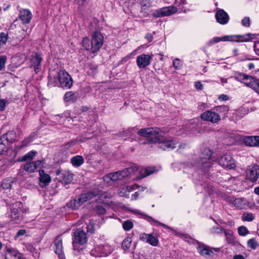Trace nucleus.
Masks as SVG:
<instances>
[{"label": "nucleus", "instance_id": "nucleus-43", "mask_svg": "<svg viewBox=\"0 0 259 259\" xmlns=\"http://www.w3.org/2000/svg\"><path fill=\"white\" fill-rule=\"evenodd\" d=\"M250 88L259 94V80L256 78H254L253 82L250 87Z\"/></svg>", "mask_w": 259, "mask_h": 259}, {"label": "nucleus", "instance_id": "nucleus-45", "mask_svg": "<svg viewBox=\"0 0 259 259\" xmlns=\"http://www.w3.org/2000/svg\"><path fill=\"white\" fill-rule=\"evenodd\" d=\"M9 36L4 32L0 33V46H4L8 40Z\"/></svg>", "mask_w": 259, "mask_h": 259}, {"label": "nucleus", "instance_id": "nucleus-32", "mask_svg": "<svg viewBox=\"0 0 259 259\" xmlns=\"http://www.w3.org/2000/svg\"><path fill=\"white\" fill-rule=\"evenodd\" d=\"M137 170H138V167L137 165H134L131 167L126 168L123 170L119 171L120 173V175L122 176V179H123L124 178L131 175L132 173Z\"/></svg>", "mask_w": 259, "mask_h": 259}, {"label": "nucleus", "instance_id": "nucleus-60", "mask_svg": "<svg viewBox=\"0 0 259 259\" xmlns=\"http://www.w3.org/2000/svg\"><path fill=\"white\" fill-rule=\"evenodd\" d=\"M26 233V231L25 229H21L19 230L16 235H15L14 239L15 240H17L20 236L24 235Z\"/></svg>", "mask_w": 259, "mask_h": 259}, {"label": "nucleus", "instance_id": "nucleus-30", "mask_svg": "<svg viewBox=\"0 0 259 259\" xmlns=\"http://www.w3.org/2000/svg\"><path fill=\"white\" fill-rule=\"evenodd\" d=\"M103 256H107L111 253L114 250V247L107 243L99 245Z\"/></svg>", "mask_w": 259, "mask_h": 259}, {"label": "nucleus", "instance_id": "nucleus-27", "mask_svg": "<svg viewBox=\"0 0 259 259\" xmlns=\"http://www.w3.org/2000/svg\"><path fill=\"white\" fill-rule=\"evenodd\" d=\"M220 41H230V35L221 37H214L207 42V45L208 46H211Z\"/></svg>", "mask_w": 259, "mask_h": 259}, {"label": "nucleus", "instance_id": "nucleus-37", "mask_svg": "<svg viewBox=\"0 0 259 259\" xmlns=\"http://www.w3.org/2000/svg\"><path fill=\"white\" fill-rule=\"evenodd\" d=\"M147 219H148V221L149 222H150L153 225H160V226H161L163 227L164 228H165L166 229H169V230H171V231L173 230L172 229V228H171L170 227H169L167 225H165V224H164L163 223H160V222H159L154 220L152 217H148Z\"/></svg>", "mask_w": 259, "mask_h": 259}, {"label": "nucleus", "instance_id": "nucleus-34", "mask_svg": "<svg viewBox=\"0 0 259 259\" xmlns=\"http://www.w3.org/2000/svg\"><path fill=\"white\" fill-rule=\"evenodd\" d=\"M72 164L75 167H79L84 162V159L80 155L73 157L71 159Z\"/></svg>", "mask_w": 259, "mask_h": 259}, {"label": "nucleus", "instance_id": "nucleus-50", "mask_svg": "<svg viewBox=\"0 0 259 259\" xmlns=\"http://www.w3.org/2000/svg\"><path fill=\"white\" fill-rule=\"evenodd\" d=\"M155 170V168L154 167H148L145 169L144 171L145 173L143 174L142 172V175H143V177H145L146 176H148L152 173H153Z\"/></svg>", "mask_w": 259, "mask_h": 259}, {"label": "nucleus", "instance_id": "nucleus-53", "mask_svg": "<svg viewBox=\"0 0 259 259\" xmlns=\"http://www.w3.org/2000/svg\"><path fill=\"white\" fill-rule=\"evenodd\" d=\"M84 140H85V139H82L81 138H79V139L77 138L76 139L71 140V141L68 142L66 144V146H72V145H78V144H80V142H81L82 141H84Z\"/></svg>", "mask_w": 259, "mask_h": 259}, {"label": "nucleus", "instance_id": "nucleus-51", "mask_svg": "<svg viewBox=\"0 0 259 259\" xmlns=\"http://www.w3.org/2000/svg\"><path fill=\"white\" fill-rule=\"evenodd\" d=\"M238 233L241 236H245L248 233L247 229L244 226H241L238 228Z\"/></svg>", "mask_w": 259, "mask_h": 259}, {"label": "nucleus", "instance_id": "nucleus-12", "mask_svg": "<svg viewBox=\"0 0 259 259\" xmlns=\"http://www.w3.org/2000/svg\"><path fill=\"white\" fill-rule=\"evenodd\" d=\"M153 57V54H142L137 57V65L139 68H144L149 65Z\"/></svg>", "mask_w": 259, "mask_h": 259}, {"label": "nucleus", "instance_id": "nucleus-44", "mask_svg": "<svg viewBox=\"0 0 259 259\" xmlns=\"http://www.w3.org/2000/svg\"><path fill=\"white\" fill-rule=\"evenodd\" d=\"M247 246L251 249H255L258 247V244L255 239L252 238L247 241Z\"/></svg>", "mask_w": 259, "mask_h": 259}, {"label": "nucleus", "instance_id": "nucleus-9", "mask_svg": "<svg viewBox=\"0 0 259 259\" xmlns=\"http://www.w3.org/2000/svg\"><path fill=\"white\" fill-rule=\"evenodd\" d=\"M56 174L58 176L59 181L64 185L71 183L73 179L74 175L73 173L69 170L61 171L58 170L57 171Z\"/></svg>", "mask_w": 259, "mask_h": 259}, {"label": "nucleus", "instance_id": "nucleus-64", "mask_svg": "<svg viewBox=\"0 0 259 259\" xmlns=\"http://www.w3.org/2000/svg\"><path fill=\"white\" fill-rule=\"evenodd\" d=\"M253 49L256 55L259 56V41H256L254 42Z\"/></svg>", "mask_w": 259, "mask_h": 259}, {"label": "nucleus", "instance_id": "nucleus-1", "mask_svg": "<svg viewBox=\"0 0 259 259\" xmlns=\"http://www.w3.org/2000/svg\"><path fill=\"white\" fill-rule=\"evenodd\" d=\"M138 134L146 140L141 144H164L166 146H172L178 143L177 140L172 137L162 135L161 130L157 127L143 128L138 131Z\"/></svg>", "mask_w": 259, "mask_h": 259}, {"label": "nucleus", "instance_id": "nucleus-3", "mask_svg": "<svg viewBox=\"0 0 259 259\" xmlns=\"http://www.w3.org/2000/svg\"><path fill=\"white\" fill-rule=\"evenodd\" d=\"M186 0H176L175 3L176 6L165 7L159 9L155 11L152 15L156 18L171 15L177 12V7H180L186 4Z\"/></svg>", "mask_w": 259, "mask_h": 259}, {"label": "nucleus", "instance_id": "nucleus-28", "mask_svg": "<svg viewBox=\"0 0 259 259\" xmlns=\"http://www.w3.org/2000/svg\"><path fill=\"white\" fill-rule=\"evenodd\" d=\"M212 231L213 233H224L225 234V236L226 237V239L229 243H232V242H234V241L233 236H232L231 233L227 232L226 230L222 229V228H218V227L216 228H213Z\"/></svg>", "mask_w": 259, "mask_h": 259}, {"label": "nucleus", "instance_id": "nucleus-61", "mask_svg": "<svg viewBox=\"0 0 259 259\" xmlns=\"http://www.w3.org/2000/svg\"><path fill=\"white\" fill-rule=\"evenodd\" d=\"M7 100L0 99V111H4L6 108Z\"/></svg>", "mask_w": 259, "mask_h": 259}, {"label": "nucleus", "instance_id": "nucleus-49", "mask_svg": "<svg viewBox=\"0 0 259 259\" xmlns=\"http://www.w3.org/2000/svg\"><path fill=\"white\" fill-rule=\"evenodd\" d=\"M7 60V57L6 56H0V71L3 70L5 68Z\"/></svg>", "mask_w": 259, "mask_h": 259}, {"label": "nucleus", "instance_id": "nucleus-54", "mask_svg": "<svg viewBox=\"0 0 259 259\" xmlns=\"http://www.w3.org/2000/svg\"><path fill=\"white\" fill-rule=\"evenodd\" d=\"M241 24L244 27H249L250 26V20L249 17H244L241 21Z\"/></svg>", "mask_w": 259, "mask_h": 259}, {"label": "nucleus", "instance_id": "nucleus-39", "mask_svg": "<svg viewBox=\"0 0 259 259\" xmlns=\"http://www.w3.org/2000/svg\"><path fill=\"white\" fill-rule=\"evenodd\" d=\"M234 204L236 207L239 208L240 209H241L243 208L244 206H245V201L244 198H238L234 200Z\"/></svg>", "mask_w": 259, "mask_h": 259}, {"label": "nucleus", "instance_id": "nucleus-22", "mask_svg": "<svg viewBox=\"0 0 259 259\" xmlns=\"http://www.w3.org/2000/svg\"><path fill=\"white\" fill-rule=\"evenodd\" d=\"M32 17L31 12L28 9H23L20 11L19 18L22 23L28 24Z\"/></svg>", "mask_w": 259, "mask_h": 259}, {"label": "nucleus", "instance_id": "nucleus-42", "mask_svg": "<svg viewBox=\"0 0 259 259\" xmlns=\"http://www.w3.org/2000/svg\"><path fill=\"white\" fill-rule=\"evenodd\" d=\"M172 65L175 69L180 70L183 67V62L178 58H176L172 62Z\"/></svg>", "mask_w": 259, "mask_h": 259}, {"label": "nucleus", "instance_id": "nucleus-56", "mask_svg": "<svg viewBox=\"0 0 259 259\" xmlns=\"http://www.w3.org/2000/svg\"><path fill=\"white\" fill-rule=\"evenodd\" d=\"M125 188V190H126L127 191V192L130 193V192H132L134 190L139 189L140 188V186L138 185L135 184L133 186H127Z\"/></svg>", "mask_w": 259, "mask_h": 259}, {"label": "nucleus", "instance_id": "nucleus-10", "mask_svg": "<svg viewBox=\"0 0 259 259\" xmlns=\"http://www.w3.org/2000/svg\"><path fill=\"white\" fill-rule=\"evenodd\" d=\"M200 117L204 121H210L211 123H218L221 120L220 115L215 111L207 110L202 113Z\"/></svg>", "mask_w": 259, "mask_h": 259}, {"label": "nucleus", "instance_id": "nucleus-14", "mask_svg": "<svg viewBox=\"0 0 259 259\" xmlns=\"http://www.w3.org/2000/svg\"><path fill=\"white\" fill-rule=\"evenodd\" d=\"M246 176L251 182H256L259 177V166L256 164L248 166L246 171Z\"/></svg>", "mask_w": 259, "mask_h": 259}, {"label": "nucleus", "instance_id": "nucleus-40", "mask_svg": "<svg viewBox=\"0 0 259 259\" xmlns=\"http://www.w3.org/2000/svg\"><path fill=\"white\" fill-rule=\"evenodd\" d=\"M36 154V152L34 151H30L26 155H24L20 158H19V161H24L27 160H31L34 157Z\"/></svg>", "mask_w": 259, "mask_h": 259}, {"label": "nucleus", "instance_id": "nucleus-35", "mask_svg": "<svg viewBox=\"0 0 259 259\" xmlns=\"http://www.w3.org/2000/svg\"><path fill=\"white\" fill-rule=\"evenodd\" d=\"M48 86L50 88L59 87V83L58 81V75L57 76H52L50 75L48 76Z\"/></svg>", "mask_w": 259, "mask_h": 259}, {"label": "nucleus", "instance_id": "nucleus-5", "mask_svg": "<svg viewBox=\"0 0 259 259\" xmlns=\"http://www.w3.org/2000/svg\"><path fill=\"white\" fill-rule=\"evenodd\" d=\"M59 87L64 89H70L73 85V80L70 75L65 70H60L58 72Z\"/></svg>", "mask_w": 259, "mask_h": 259}, {"label": "nucleus", "instance_id": "nucleus-4", "mask_svg": "<svg viewBox=\"0 0 259 259\" xmlns=\"http://www.w3.org/2000/svg\"><path fill=\"white\" fill-rule=\"evenodd\" d=\"M98 193L99 192L97 191H94L87 193L82 194L76 197L74 199L71 200L68 203V206L69 207L73 209H76L78 208L83 203L90 200L98 195Z\"/></svg>", "mask_w": 259, "mask_h": 259}, {"label": "nucleus", "instance_id": "nucleus-16", "mask_svg": "<svg viewBox=\"0 0 259 259\" xmlns=\"http://www.w3.org/2000/svg\"><path fill=\"white\" fill-rule=\"evenodd\" d=\"M54 250L59 259H65V256L63 252V247L62 243V239L60 236L55 238L54 240Z\"/></svg>", "mask_w": 259, "mask_h": 259}, {"label": "nucleus", "instance_id": "nucleus-26", "mask_svg": "<svg viewBox=\"0 0 259 259\" xmlns=\"http://www.w3.org/2000/svg\"><path fill=\"white\" fill-rule=\"evenodd\" d=\"M220 41H230V35L221 37H214L207 42V45L208 46H211Z\"/></svg>", "mask_w": 259, "mask_h": 259}, {"label": "nucleus", "instance_id": "nucleus-8", "mask_svg": "<svg viewBox=\"0 0 259 259\" xmlns=\"http://www.w3.org/2000/svg\"><path fill=\"white\" fill-rule=\"evenodd\" d=\"M255 33H248L243 35H230V41L236 42H249L256 38Z\"/></svg>", "mask_w": 259, "mask_h": 259}, {"label": "nucleus", "instance_id": "nucleus-31", "mask_svg": "<svg viewBox=\"0 0 259 259\" xmlns=\"http://www.w3.org/2000/svg\"><path fill=\"white\" fill-rule=\"evenodd\" d=\"M20 205L19 203H16L13 205V207L11 210L10 216L12 221L18 220L20 218V213L18 209L16 208Z\"/></svg>", "mask_w": 259, "mask_h": 259}, {"label": "nucleus", "instance_id": "nucleus-13", "mask_svg": "<svg viewBox=\"0 0 259 259\" xmlns=\"http://www.w3.org/2000/svg\"><path fill=\"white\" fill-rule=\"evenodd\" d=\"M204 152L206 155L205 157H202L199 162V167L203 169V170H206L211 166V162L210 161V158L212 155L211 150L208 148H205Z\"/></svg>", "mask_w": 259, "mask_h": 259}, {"label": "nucleus", "instance_id": "nucleus-62", "mask_svg": "<svg viewBox=\"0 0 259 259\" xmlns=\"http://www.w3.org/2000/svg\"><path fill=\"white\" fill-rule=\"evenodd\" d=\"M125 189V187L122 188L120 189L119 194L122 197H128L129 196V193L127 192V191Z\"/></svg>", "mask_w": 259, "mask_h": 259}, {"label": "nucleus", "instance_id": "nucleus-38", "mask_svg": "<svg viewBox=\"0 0 259 259\" xmlns=\"http://www.w3.org/2000/svg\"><path fill=\"white\" fill-rule=\"evenodd\" d=\"M132 243V239L130 238H126L124 239L122 243V247L125 252L128 250L131 247Z\"/></svg>", "mask_w": 259, "mask_h": 259}, {"label": "nucleus", "instance_id": "nucleus-24", "mask_svg": "<svg viewBox=\"0 0 259 259\" xmlns=\"http://www.w3.org/2000/svg\"><path fill=\"white\" fill-rule=\"evenodd\" d=\"M39 181L41 187H44L48 185L51 181L50 176L45 173L42 170H39Z\"/></svg>", "mask_w": 259, "mask_h": 259}, {"label": "nucleus", "instance_id": "nucleus-46", "mask_svg": "<svg viewBox=\"0 0 259 259\" xmlns=\"http://www.w3.org/2000/svg\"><path fill=\"white\" fill-rule=\"evenodd\" d=\"M13 181L10 179H5L2 183V187L4 189H8L11 187Z\"/></svg>", "mask_w": 259, "mask_h": 259}, {"label": "nucleus", "instance_id": "nucleus-17", "mask_svg": "<svg viewBox=\"0 0 259 259\" xmlns=\"http://www.w3.org/2000/svg\"><path fill=\"white\" fill-rule=\"evenodd\" d=\"M219 163L223 167L229 168V169L235 167V163L232 159L231 155L225 154L218 158Z\"/></svg>", "mask_w": 259, "mask_h": 259}, {"label": "nucleus", "instance_id": "nucleus-15", "mask_svg": "<svg viewBox=\"0 0 259 259\" xmlns=\"http://www.w3.org/2000/svg\"><path fill=\"white\" fill-rule=\"evenodd\" d=\"M234 77L235 80L243 83L249 88H250L251 84L255 78L245 73H240L239 72H236L235 73Z\"/></svg>", "mask_w": 259, "mask_h": 259}, {"label": "nucleus", "instance_id": "nucleus-63", "mask_svg": "<svg viewBox=\"0 0 259 259\" xmlns=\"http://www.w3.org/2000/svg\"><path fill=\"white\" fill-rule=\"evenodd\" d=\"M34 138V134H32V136H30L26 139L23 141V144L22 146H26L27 144H28L31 141H33Z\"/></svg>", "mask_w": 259, "mask_h": 259}, {"label": "nucleus", "instance_id": "nucleus-33", "mask_svg": "<svg viewBox=\"0 0 259 259\" xmlns=\"http://www.w3.org/2000/svg\"><path fill=\"white\" fill-rule=\"evenodd\" d=\"M105 178L106 180L109 179L113 182L122 180V176L120 175V173L119 171L113 173H110L106 175Z\"/></svg>", "mask_w": 259, "mask_h": 259}, {"label": "nucleus", "instance_id": "nucleus-57", "mask_svg": "<svg viewBox=\"0 0 259 259\" xmlns=\"http://www.w3.org/2000/svg\"><path fill=\"white\" fill-rule=\"evenodd\" d=\"M75 3L78 5V10L80 12L82 11L85 0H74Z\"/></svg>", "mask_w": 259, "mask_h": 259}, {"label": "nucleus", "instance_id": "nucleus-2", "mask_svg": "<svg viewBox=\"0 0 259 259\" xmlns=\"http://www.w3.org/2000/svg\"><path fill=\"white\" fill-rule=\"evenodd\" d=\"M88 240L87 234L85 232L80 229H77L74 232V238L73 240V246L74 251V254L77 255L80 253L83 248L80 247V245L86 243Z\"/></svg>", "mask_w": 259, "mask_h": 259}, {"label": "nucleus", "instance_id": "nucleus-47", "mask_svg": "<svg viewBox=\"0 0 259 259\" xmlns=\"http://www.w3.org/2000/svg\"><path fill=\"white\" fill-rule=\"evenodd\" d=\"M122 227L125 231H129L133 228V224L131 221H126L123 223Z\"/></svg>", "mask_w": 259, "mask_h": 259}, {"label": "nucleus", "instance_id": "nucleus-18", "mask_svg": "<svg viewBox=\"0 0 259 259\" xmlns=\"http://www.w3.org/2000/svg\"><path fill=\"white\" fill-rule=\"evenodd\" d=\"M215 17L217 22L222 25L227 24L230 19L228 14L223 9L218 10Z\"/></svg>", "mask_w": 259, "mask_h": 259}, {"label": "nucleus", "instance_id": "nucleus-7", "mask_svg": "<svg viewBox=\"0 0 259 259\" xmlns=\"http://www.w3.org/2000/svg\"><path fill=\"white\" fill-rule=\"evenodd\" d=\"M104 37L98 31H95L92 34L91 50L93 53L99 51L103 44Z\"/></svg>", "mask_w": 259, "mask_h": 259}, {"label": "nucleus", "instance_id": "nucleus-6", "mask_svg": "<svg viewBox=\"0 0 259 259\" xmlns=\"http://www.w3.org/2000/svg\"><path fill=\"white\" fill-rule=\"evenodd\" d=\"M43 61L42 54L35 53L32 54L29 58V66L34 69L36 74L38 73L41 70V63Z\"/></svg>", "mask_w": 259, "mask_h": 259}, {"label": "nucleus", "instance_id": "nucleus-41", "mask_svg": "<svg viewBox=\"0 0 259 259\" xmlns=\"http://www.w3.org/2000/svg\"><path fill=\"white\" fill-rule=\"evenodd\" d=\"M90 253L91 255L95 257L103 256L99 245H98L97 247H95L93 249H92Z\"/></svg>", "mask_w": 259, "mask_h": 259}, {"label": "nucleus", "instance_id": "nucleus-21", "mask_svg": "<svg viewBox=\"0 0 259 259\" xmlns=\"http://www.w3.org/2000/svg\"><path fill=\"white\" fill-rule=\"evenodd\" d=\"M243 144L245 146H259V136H244Z\"/></svg>", "mask_w": 259, "mask_h": 259}, {"label": "nucleus", "instance_id": "nucleus-36", "mask_svg": "<svg viewBox=\"0 0 259 259\" xmlns=\"http://www.w3.org/2000/svg\"><path fill=\"white\" fill-rule=\"evenodd\" d=\"M141 7V13H144V16L146 14V10H147L150 6V4L148 0H142L140 3Z\"/></svg>", "mask_w": 259, "mask_h": 259}, {"label": "nucleus", "instance_id": "nucleus-55", "mask_svg": "<svg viewBox=\"0 0 259 259\" xmlns=\"http://www.w3.org/2000/svg\"><path fill=\"white\" fill-rule=\"evenodd\" d=\"M24 169L29 172H33L32 171V162H30L26 163L23 166Z\"/></svg>", "mask_w": 259, "mask_h": 259}, {"label": "nucleus", "instance_id": "nucleus-29", "mask_svg": "<svg viewBox=\"0 0 259 259\" xmlns=\"http://www.w3.org/2000/svg\"><path fill=\"white\" fill-rule=\"evenodd\" d=\"M77 95L71 91L66 93L64 96V101L65 102L74 103L77 101Z\"/></svg>", "mask_w": 259, "mask_h": 259}, {"label": "nucleus", "instance_id": "nucleus-19", "mask_svg": "<svg viewBox=\"0 0 259 259\" xmlns=\"http://www.w3.org/2000/svg\"><path fill=\"white\" fill-rule=\"evenodd\" d=\"M6 252L5 259H25L21 253L14 248H7Z\"/></svg>", "mask_w": 259, "mask_h": 259}, {"label": "nucleus", "instance_id": "nucleus-59", "mask_svg": "<svg viewBox=\"0 0 259 259\" xmlns=\"http://www.w3.org/2000/svg\"><path fill=\"white\" fill-rule=\"evenodd\" d=\"M42 162V161L40 160H37L35 162H32V171H34L36 168L40 167Z\"/></svg>", "mask_w": 259, "mask_h": 259}, {"label": "nucleus", "instance_id": "nucleus-58", "mask_svg": "<svg viewBox=\"0 0 259 259\" xmlns=\"http://www.w3.org/2000/svg\"><path fill=\"white\" fill-rule=\"evenodd\" d=\"M89 42L90 40L88 37L83 38L82 40V46L87 50L90 49Z\"/></svg>", "mask_w": 259, "mask_h": 259}, {"label": "nucleus", "instance_id": "nucleus-25", "mask_svg": "<svg viewBox=\"0 0 259 259\" xmlns=\"http://www.w3.org/2000/svg\"><path fill=\"white\" fill-rule=\"evenodd\" d=\"M244 136L238 134L231 133L229 136V141L232 142L233 144H241L243 143V138Z\"/></svg>", "mask_w": 259, "mask_h": 259}, {"label": "nucleus", "instance_id": "nucleus-48", "mask_svg": "<svg viewBox=\"0 0 259 259\" xmlns=\"http://www.w3.org/2000/svg\"><path fill=\"white\" fill-rule=\"evenodd\" d=\"M254 219V217L251 213H245L242 216V220L243 221H252Z\"/></svg>", "mask_w": 259, "mask_h": 259}, {"label": "nucleus", "instance_id": "nucleus-23", "mask_svg": "<svg viewBox=\"0 0 259 259\" xmlns=\"http://www.w3.org/2000/svg\"><path fill=\"white\" fill-rule=\"evenodd\" d=\"M197 249L199 253L205 257L211 256L213 254V251L209 247L204 245H199Z\"/></svg>", "mask_w": 259, "mask_h": 259}, {"label": "nucleus", "instance_id": "nucleus-11", "mask_svg": "<svg viewBox=\"0 0 259 259\" xmlns=\"http://www.w3.org/2000/svg\"><path fill=\"white\" fill-rule=\"evenodd\" d=\"M16 133L13 131H9L6 134L0 137V146H9L13 144L16 140Z\"/></svg>", "mask_w": 259, "mask_h": 259}, {"label": "nucleus", "instance_id": "nucleus-20", "mask_svg": "<svg viewBox=\"0 0 259 259\" xmlns=\"http://www.w3.org/2000/svg\"><path fill=\"white\" fill-rule=\"evenodd\" d=\"M140 239L154 246H157L158 244V239L150 234L142 233L140 234Z\"/></svg>", "mask_w": 259, "mask_h": 259}, {"label": "nucleus", "instance_id": "nucleus-52", "mask_svg": "<svg viewBox=\"0 0 259 259\" xmlns=\"http://www.w3.org/2000/svg\"><path fill=\"white\" fill-rule=\"evenodd\" d=\"M134 130V128H129L125 131H123L122 133H120V136L122 137L130 136L133 134L132 132Z\"/></svg>", "mask_w": 259, "mask_h": 259}]
</instances>
